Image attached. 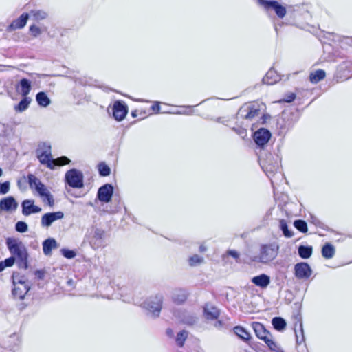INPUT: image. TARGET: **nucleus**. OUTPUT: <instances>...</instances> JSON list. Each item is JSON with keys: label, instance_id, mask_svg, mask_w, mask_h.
I'll return each instance as SVG.
<instances>
[{"label": "nucleus", "instance_id": "nucleus-57", "mask_svg": "<svg viewBox=\"0 0 352 352\" xmlns=\"http://www.w3.org/2000/svg\"><path fill=\"white\" fill-rule=\"evenodd\" d=\"M34 274L36 277L40 280L43 279L45 276V272L43 270H36Z\"/></svg>", "mask_w": 352, "mask_h": 352}, {"label": "nucleus", "instance_id": "nucleus-8", "mask_svg": "<svg viewBox=\"0 0 352 352\" xmlns=\"http://www.w3.org/2000/svg\"><path fill=\"white\" fill-rule=\"evenodd\" d=\"M265 9L273 10L278 18L283 19L286 13V8L276 0H258Z\"/></svg>", "mask_w": 352, "mask_h": 352}, {"label": "nucleus", "instance_id": "nucleus-35", "mask_svg": "<svg viewBox=\"0 0 352 352\" xmlns=\"http://www.w3.org/2000/svg\"><path fill=\"white\" fill-rule=\"evenodd\" d=\"M279 229L282 231L283 236L286 238H291L294 236L293 231L289 229L286 220L283 219L279 221Z\"/></svg>", "mask_w": 352, "mask_h": 352}, {"label": "nucleus", "instance_id": "nucleus-34", "mask_svg": "<svg viewBox=\"0 0 352 352\" xmlns=\"http://www.w3.org/2000/svg\"><path fill=\"white\" fill-rule=\"evenodd\" d=\"M36 100L38 104L43 107H46L50 104L51 100L45 92L40 91L36 95Z\"/></svg>", "mask_w": 352, "mask_h": 352}, {"label": "nucleus", "instance_id": "nucleus-63", "mask_svg": "<svg viewBox=\"0 0 352 352\" xmlns=\"http://www.w3.org/2000/svg\"><path fill=\"white\" fill-rule=\"evenodd\" d=\"M199 250L200 252H204L207 250V248L204 245H201L199 248Z\"/></svg>", "mask_w": 352, "mask_h": 352}, {"label": "nucleus", "instance_id": "nucleus-41", "mask_svg": "<svg viewBox=\"0 0 352 352\" xmlns=\"http://www.w3.org/2000/svg\"><path fill=\"white\" fill-rule=\"evenodd\" d=\"M30 15L36 21L43 20L48 16L47 13L42 10H32L30 11Z\"/></svg>", "mask_w": 352, "mask_h": 352}, {"label": "nucleus", "instance_id": "nucleus-50", "mask_svg": "<svg viewBox=\"0 0 352 352\" xmlns=\"http://www.w3.org/2000/svg\"><path fill=\"white\" fill-rule=\"evenodd\" d=\"M232 130L241 136L242 139H244L247 136V130L243 127H232Z\"/></svg>", "mask_w": 352, "mask_h": 352}, {"label": "nucleus", "instance_id": "nucleus-52", "mask_svg": "<svg viewBox=\"0 0 352 352\" xmlns=\"http://www.w3.org/2000/svg\"><path fill=\"white\" fill-rule=\"evenodd\" d=\"M55 160H56V166L68 164L70 162V160L65 156H62V157H58L57 159H55Z\"/></svg>", "mask_w": 352, "mask_h": 352}, {"label": "nucleus", "instance_id": "nucleus-26", "mask_svg": "<svg viewBox=\"0 0 352 352\" xmlns=\"http://www.w3.org/2000/svg\"><path fill=\"white\" fill-rule=\"evenodd\" d=\"M31 88V82L27 78H22L19 81L17 90L23 96H27L30 94Z\"/></svg>", "mask_w": 352, "mask_h": 352}, {"label": "nucleus", "instance_id": "nucleus-46", "mask_svg": "<svg viewBox=\"0 0 352 352\" xmlns=\"http://www.w3.org/2000/svg\"><path fill=\"white\" fill-rule=\"evenodd\" d=\"M98 172L100 176L106 177L110 175L111 169L104 162H100L98 164Z\"/></svg>", "mask_w": 352, "mask_h": 352}, {"label": "nucleus", "instance_id": "nucleus-33", "mask_svg": "<svg viewBox=\"0 0 352 352\" xmlns=\"http://www.w3.org/2000/svg\"><path fill=\"white\" fill-rule=\"evenodd\" d=\"M272 324L276 331H283L286 328L287 322L283 318L276 316L272 318Z\"/></svg>", "mask_w": 352, "mask_h": 352}, {"label": "nucleus", "instance_id": "nucleus-16", "mask_svg": "<svg viewBox=\"0 0 352 352\" xmlns=\"http://www.w3.org/2000/svg\"><path fill=\"white\" fill-rule=\"evenodd\" d=\"M203 314L208 320H217L220 316V309L210 302H206L203 307Z\"/></svg>", "mask_w": 352, "mask_h": 352}, {"label": "nucleus", "instance_id": "nucleus-49", "mask_svg": "<svg viewBox=\"0 0 352 352\" xmlns=\"http://www.w3.org/2000/svg\"><path fill=\"white\" fill-rule=\"evenodd\" d=\"M192 106H178L177 105V115L178 114H190L192 112Z\"/></svg>", "mask_w": 352, "mask_h": 352}, {"label": "nucleus", "instance_id": "nucleus-5", "mask_svg": "<svg viewBox=\"0 0 352 352\" xmlns=\"http://www.w3.org/2000/svg\"><path fill=\"white\" fill-rule=\"evenodd\" d=\"M298 121L296 113L283 111L277 120V127L279 129V134H285L292 129Z\"/></svg>", "mask_w": 352, "mask_h": 352}, {"label": "nucleus", "instance_id": "nucleus-37", "mask_svg": "<svg viewBox=\"0 0 352 352\" xmlns=\"http://www.w3.org/2000/svg\"><path fill=\"white\" fill-rule=\"evenodd\" d=\"M31 101L32 100L28 96H23V98L15 107V110L19 112L24 111L28 108Z\"/></svg>", "mask_w": 352, "mask_h": 352}, {"label": "nucleus", "instance_id": "nucleus-60", "mask_svg": "<svg viewBox=\"0 0 352 352\" xmlns=\"http://www.w3.org/2000/svg\"><path fill=\"white\" fill-rule=\"evenodd\" d=\"M195 322V320L193 317H189L186 321H184V322L188 324H192Z\"/></svg>", "mask_w": 352, "mask_h": 352}, {"label": "nucleus", "instance_id": "nucleus-32", "mask_svg": "<svg viewBox=\"0 0 352 352\" xmlns=\"http://www.w3.org/2000/svg\"><path fill=\"white\" fill-rule=\"evenodd\" d=\"M325 71L321 69H318L315 72H311L309 74V81L311 83L316 84L323 80L325 78Z\"/></svg>", "mask_w": 352, "mask_h": 352}, {"label": "nucleus", "instance_id": "nucleus-9", "mask_svg": "<svg viewBox=\"0 0 352 352\" xmlns=\"http://www.w3.org/2000/svg\"><path fill=\"white\" fill-rule=\"evenodd\" d=\"M313 270L307 262H299L294 265V274L298 280H307L310 278Z\"/></svg>", "mask_w": 352, "mask_h": 352}, {"label": "nucleus", "instance_id": "nucleus-58", "mask_svg": "<svg viewBox=\"0 0 352 352\" xmlns=\"http://www.w3.org/2000/svg\"><path fill=\"white\" fill-rule=\"evenodd\" d=\"M151 110H153L155 112L160 111V106L159 102H155L151 107Z\"/></svg>", "mask_w": 352, "mask_h": 352}, {"label": "nucleus", "instance_id": "nucleus-6", "mask_svg": "<svg viewBox=\"0 0 352 352\" xmlns=\"http://www.w3.org/2000/svg\"><path fill=\"white\" fill-rule=\"evenodd\" d=\"M278 250L279 246L276 243L261 245L258 256L259 262L267 263L273 261L277 256Z\"/></svg>", "mask_w": 352, "mask_h": 352}, {"label": "nucleus", "instance_id": "nucleus-42", "mask_svg": "<svg viewBox=\"0 0 352 352\" xmlns=\"http://www.w3.org/2000/svg\"><path fill=\"white\" fill-rule=\"evenodd\" d=\"M43 203L47 204L50 207H52L54 205V199L53 195L51 194L49 190H47L45 192H43L41 196H39Z\"/></svg>", "mask_w": 352, "mask_h": 352}, {"label": "nucleus", "instance_id": "nucleus-24", "mask_svg": "<svg viewBox=\"0 0 352 352\" xmlns=\"http://www.w3.org/2000/svg\"><path fill=\"white\" fill-rule=\"evenodd\" d=\"M37 159L38 160L39 162L42 165L46 166L50 170H54L56 164V160H54L52 157V153L48 154H45L39 156H36Z\"/></svg>", "mask_w": 352, "mask_h": 352}, {"label": "nucleus", "instance_id": "nucleus-44", "mask_svg": "<svg viewBox=\"0 0 352 352\" xmlns=\"http://www.w3.org/2000/svg\"><path fill=\"white\" fill-rule=\"evenodd\" d=\"M188 331L186 330H182L177 332V347H182L184 345V342L188 336Z\"/></svg>", "mask_w": 352, "mask_h": 352}, {"label": "nucleus", "instance_id": "nucleus-20", "mask_svg": "<svg viewBox=\"0 0 352 352\" xmlns=\"http://www.w3.org/2000/svg\"><path fill=\"white\" fill-rule=\"evenodd\" d=\"M18 207V203L12 196L4 197L0 200V210L9 212L15 210Z\"/></svg>", "mask_w": 352, "mask_h": 352}, {"label": "nucleus", "instance_id": "nucleus-38", "mask_svg": "<svg viewBox=\"0 0 352 352\" xmlns=\"http://www.w3.org/2000/svg\"><path fill=\"white\" fill-rule=\"evenodd\" d=\"M264 342L267 344L268 348L272 351L284 352L283 349L276 342H274L273 340V336L272 335V337H270Z\"/></svg>", "mask_w": 352, "mask_h": 352}, {"label": "nucleus", "instance_id": "nucleus-19", "mask_svg": "<svg viewBox=\"0 0 352 352\" xmlns=\"http://www.w3.org/2000/svg\"><path fill=\"white\" fill-rule=\"evenodd\" d=\"M28 181L30 188L35 190L39 196L48 190L45 184H43L38 178L32 174H29L28 175Z\"/></svg>", "mask_w": 352, "mask_h": 352}, {"label": "nucleus", "instance_id": "nucleus-55", "mask_svg": "<svg viewBox=\"0 0 352 352\" xmlns=\"http://www.w3.org/2000/svg\"><path fill=\"white\" fill-rule=\"evenodd\" d=\"M166 335L170 340L176 342V337H175L174 331L172 329L168 328L166 331Z\"/></svg>", "mask_w": 352, "mask_h": 352}, {"label": "nucleus", "instance_id": "nucleus-28", "mask_svg": "<svg viewBox=\"0 0 352 352\" xmlns=\"http://www.w3.org/2000/svg\"><path fill=\"white\" fill-rule=\"evenodd\" d=\"M36 155L39 156L45 154H50L52 153V146L50 142H40L38 144L37 148L35 151Z\"/></svg>", "mask_w": 352, "mask_h": 352}, {"label": "nucleus", "instance_id": "nucleus-40", "mask_svg": "<svg viewBox=\"0 0 352 352\" xmlns=\"http://www.w3.org/2000/svg\"><path fill=\"white\" fill-rule=\"evenodd\" d=\"M294 226L299 232L302 233H307L308 232L307 223L305 220L296 219L294 221Z\"/></svg>", "mask_w": 352, "mask_h": 352}, {"label": "nucleus", "instance_id": "nucleus-39", "mask_svg": "<svg viewBox=\"0 0 352 352\" xmlns=\"http://www.w3.org/2000/svg\"><path fill=\"white\" fill-rule=\"evenodd\" d=\"M190 292L185 288H177V305L183 304L188 298Z\"/></svg>", "mask_w": 352, "mask_h": 352}, {"label": "nucleus", "instance_id": "nucleus-59", "mask_svg": "<svg viewBox=\"0 0 352 352\" xmlns=\"http://www.w3.org/2000/svg\"><path fill=\"white\" fill-rule=\"evenodd\" d=\"M216 320V321H215V322H214V326L216 328H217V329H221V328H222V327H223V321H222V320H218V319H217V320Z\"/></svg>", "mask_w": 352, "mask_h": 352}, {"label": "nucleus", "instance_id": "nucleus-56", "mask_svg": "<svg viewBox=\"0 0 352 352\" xmlns=\"http://www.w3.org/2000/svg\"><path fill=\"white\" fill-rule=\"evenodd\" d=\"M228 254L235 258L236 261L239 258V253L236 250H230L228 251Z\"/></svg>", "mask_w": 352, "mask_h": 352}, {"label": "nucleus", "instance_id": "nucleus-23", "mask_svg": "<svg viewBox=\"0 0 352 352\" xmlns=\"http://www.w3.org/2000/svg\"><path fill=\"white\" fill-rule=\"evenodd\" d=\"M280 80V75L273 68L269 69L263 78V82L268 85H272Z\"/></svg>", "mask_w": 352, "mask_h": 352}, {"label": "nucleus", "instance_id": "nucleus-51", "mask_svg": "<svg viewBox=\"0 0 352 352\" xmlns=\"http://www.w3.org/2000/svg\"><path fill=\"white\" fill-rule=\"evenodd\" d=\"M296 94L295 93H288V94H286L284 96V98L280 100L279 102H287V103H290L292 102H293L295 98H296Z\"/></svg>", "mask_w": 352, "mask_h": 352}, {"label": "nucleus", "instance_id": "nucleus-47", "mask_svg": "<svg viewBox=\"0 0 352 352\" xmlns=\"http://www.w3.org/2000/svg\"><path fill=\"white\" fill-rule=\"evenodd\" d=\"M28 230V226L25 221H19L15 224V230L19 233L26 232Z\"/></svg>", "mask_w": 352, "mask_h": 352}, {"label": "nucleus", "instance_id": "nucleus-30", "mask_svg": "<svg viewBox=\"0 0 352 352\" xmlns=\"http://www.w3.org/2000/svg\"><path fill=\"white\" fill-rule=\"evenodd\" d=\"M313 253V248L311 245H300L298 248V254L303 259L310 258Z\"/></svg>", "mask_w": 352, "mask_h": 352}, {"label": "nucleus", "instance_id": "nucleus-12", "mask_svg": "<svg viewBox=\"0 0 352 352\" xmlns=\"http://www.w3.org/2000/svg\"><path fill=\"white\" fill-rule=\"evenodd\" d=\"M64 217L62 211L47 212L44 214L41 220V225L43 228H49L56 221L60 220Z\"/></svg>", "mask_w": 352, "mask_h": 352}, {"label": "nucleus", "instance_id": "nucleus-22", "mask_svg": "<svg viewBox=\"0 0 352 352\" xmlns=\"http://www.w3.org/2000/svg\"><path fill=\"white\" fill-rule=\"evenodd\" d=\"M271 281L270 276L266 274H261L252 278L251 282L261 289L268 287Z\"/></svg>", "mask_w": 352, "mask_h": 352}, {"label": "nucleus", "instance_id": "nucleus-31", "mask_svg": "<svg viewBox=\"0 0 352 352\" xmlns=\"http://www.w3.org/2000/svg\"><path fill=\"white\" fill-rule=\"evenodd\" d=\"M234 333L242 340L248 341L250 340V333L247 331L245 328L242 326H236L233 329Z\"/></svg>", "mask_w": 352, "mask_h": 352}, {"label": "nucleus", "instance_id": "nucleus-61", "mask_svg": "<svg viewBox=\"0 0 352 352\" xmlns=\"http://www.w3.org/2000/svg\"><path fill=\"white\" fill-rule=\"evenodd\" d=\"M217 122H219V123H222L225 125H226V122H227V120H225L223 119V118L222 117H218L215 120H214Z\"/></svg>", "mask_w": 352, "mask_h": 352}, {"label": "nucleus", "instance_id": "nucleus-25", "mask_svg": "<svg viewBox=\"0 0 352 352\" xmlns=\"http://www.w3.org/2000/svg\"><path fill=\"white\" fill-rule=\"evenodd\" d=\"M294 333L296 336V344H300L305 341V335L301 320L296 322L294 324Z\"/></svg>", "mask_w": 352, "mask_h": 352}, {"label": "nucleus", "instance_id": "nucleus-11", "mask_svg": "<svg viewBox=\"0 0 352 352\" xmlns=\"http://www.w3.org/2000/svg\"><path fill=\"white\" fill-rule=\"evenodd\" d=\"M259 112L260 109L258 105L257 104L251 103L242 106L238 111V115L245 119L252 120L257 116Z\"/></svg>", "mask_w": 352, "mask_h": 352}, {"label": "nucleus", "instance_id": "nucleus-17", "mask_svg": "<svg viewBox=\"0 0 352 352\" xmlns=\"http://www.w3.org/2000/svg\"><path fill=\"white\" fill-rule=\"evenodd\" d=\"M22 214L24 216H29L32 214H36L41 211V208L34 205L33 199H25L21 203Z\"/></svg>", "mask_w": 352, "mask_h": 352}, {"label": "nucleus", "instance_id": "nucleus-43", "mask_svg": "<svg viewBox=\"0 0 352 352\" xmlns=\"http://www.w3.org/2000/svg\"><path fill=\"white\" fill-rule=\"evenodd\" d=\"M204 259L198 254H194L188 258V265L191 267H196L203 263Z\"/></svg>", "mask_w": 352, "mask_h": 352}, {"label": "nucleus", "instance_id": "nucleus-54", "mask_svg": "<svg viewBox=\"0 0 352 352\" xmlns=\"http://www.w3.org/2000/svg\"><path fill=\"white\" fill-rule=\"evenodd\" d=\"M15 262H16V260L14 258V257H13L11 255L10 257L6 258L3 261V264L5 266V267H12L14 264Z\"/></svg>", "mask_w": 352, "mask_h": 352}, {"label": "nucleus", "instance_id": "nucleus-48", "mask_svg": "<svg viewBox=\"0 0 352 352\" xmlns=\"http://www.w3.org/2000/svg\"><path fill=\"white\" fill-rule=\"evenodd\" d=\"M62 255L67 258H73L76 256V253L74 250L63 248L60 250Z\"/></svg>", "mask_w": 352, "mask_h": 352}, {"label": "nucleus", "instance_id": "nucleus-18", "mask_svg": "<svg viewBox=\"0 0 352 352\" xmlns=\"http://www.w3.org/2000/svg\"><path fill=\"white\" fill-rule=\"evenodd\" d=\"M252 327L256 337L263 342H265L270 337H272V334L261 322H253L252 323Z\"/></svg>", "mask_w": 352, "mask_h": 352}, {"label": "nucleus", "instance_id": "nucleus-14", "mask_svg": "<svg viewBox=\"0 0 352 352\" xmlns=\"http://www.w3.org/2000/svg\"><path fill=\"white\" fill-rule=\"evenodd\" d=\"M127 113L128 107L123 101L117 100L114 102L113 106V116L116 120L122 121L124 120Z\"/></svg>", "mask_w": 352, "mask_h": 352}, {"label": "nucleus", "instance_id": "nucleus-15", "mask_svg": "<svg viewBox=\"0 0 352 352\" xmlns=\"http://www.w3.org/2000/svg\"><path fill=\"white\" fill-rule=\"evenodd\" d=\"M113 187L110 184H106L99 188L97 198L102 202L109 203L112 198Z\"/></svg>", "mask_w": 352, "mask_h": 352}, {"label": "nucleus", "instance_id": "nucleus-1", "mask_svg": "<svg viewBox=\"0 0 352 352\" xmlns=\"http://www.w3.org/2000/svg\"><path fill=\"white\" fill-rule=\"evenodd\" d=\"M6 243L10 254L16 260L20 268L26 270L28 267V252L25 244L19 239L8 237Z\"/></svg>", "mask_w": 352, "mask_h": 352}, {"label": "nucleus", "instance_id": "nucleus-36", "mask_svg": "<svg viewBox=\"0 0 352 352\" xmlns=\"http://www.w3.org/2000/svg\"><path fill=\"white\" fill-rule=\"evenodd\" d=\"M47 30V27L42 28L35 24L31 25L29 28L30 34L33 38L38 37L43 32H45Z\"/></svg>", "mask_w": 352, "mask_h": 352}, {"label": "nucleus", "instance_id": "nucleus-53", "mask_svg": "<svg viewBox=\"0 0 352 352\" xmlns=\"http://www.w3.org/2000/svg\"><path fill=\"white\" fill-rule=\"evenodd\" d=\"M10 182H5L3 183H0V195L6 194L10 190Z\"/></svg>", "mask_w": 352, "mask_h": 352}, {"label": "nucleus", "instance_id": "nucleus-4", "mask_svg": "<svg viewBox=\"0 0 352 352\" xmlns=\"http://www.w3.org/2000/svg\"><path fill=\"white\" fill-rule=\"evenodd\" d=\"M163 302L162 294H156L150 296L142 304V307L146 311V314L153 318L160 316Z\"/></svg>", "mask_w": 352, "mask_h": 352}, {"label": "nucleus", "instance_id": "nucleus-7", "mask_svg": "<svg viewBox=\"0 0 352 352\" xmlns=\"http://www.w3.org/2000/svg\"><path fill=\"white\" fill-rule=\"evenodd\" d=\"M83 174L80 170L72 168L66 172L65 183L73 188H82L84 186Z\"/></svg>", "mask_w": 352, "mask_h": 352}, {"label": "nucleus", "instance_id": "nucleus-45", "mask_svg": "<svg viewBox=\"0 0 352 352\" xmlns=\"http://www.w3.org/2000/svg\"><path fill=\"white\" fill-rule=\"evenodd\" d=\"M309 222L316 227H318L324 230L328 231L329 227L326 226L324 223H322L317 217L311 214Z\"/></svg>", "mask_w": 352, "mask_h": 352}, {"label": "nucleus", "instance_id": "nucleus-27", "mask_svg": "<svg viewBox=\"0 0 352 352\" xmlns=\"http://www.w3.org/2000/svg\"><path fill=\"white\" fill-rule=\"evenodd\" d=\"M57 248V242L53 238L45 239L43 242V251L45 255H51L52 249Z\"/></svg>", "mask_w": 352, "mask_h": 352}, {"label": "nucleus", "instance_id": "nucleus-3", "mask_svg": "<svg viewBox=\"0 0 352 352\" xmlns=\"http://www.w3.org/2000/svg\"><path fill=\"white\" fill-rule=\"evenodd\" d=\"M12 283L14 288L12 294L14 298L22 300L30 289V285L27 278L19 273H14L12 275Z\"/></svg>", "mask_w": 352, "mask_h": 352}, {"label": "nucleus", "instance_id": "nucleus-21", "mask_svg": "<svg viewBox=\"0 0 352 352\" xmlns=\"http://www.w3.org/2000/svg\"><path fill=\"white\" fill-rule=\"evenodd\" d=\"M28 13H23L18 19L14 20L8 27L6 30L12 32L16 29H22L27 23L29 19Z\"/></svg>", "mask_w": 352, "mask_h": 352}, {"label": "nucleus", "instance_id": "nucleus-64", "mask_svg": "<svg viewBox=\"0 0 352 352\" xmlns=\"http://www.w3.org/2000/svg\"><path fill=\"white\" fill-rule=\"evenodd\" d=\"M5 268V266L3 264V261L0 262V272H2Z\"/></svg>", "mask_w": 352, "mask_h": 352}, {"label": "nucleus", "instance_id": "nucleus-2", "mask_svg": "<svg viewBox=\"0 0 352 352\" xmlns=\"http://www.w3.org/2000/svg\"><path fill=\"white\" fill-rule=\"evenodd\" d=\"M259 162L263 170L273 183L272 177L277 173L281 174L280 158L277 155H273L272 153H269L265 158L259 157Z\"/></svg>", "mask_w": 352, "mask_h": 352}, {"label": "nucleus", "instance_id": "nucleus-10", "mask_svg": "<svg viewBox=\"0 0 352 352\" xmlns=\"http://www.w3.org/2000/svg\"><path fill=\"white\" fill-rule=\"evenodd\" d=\"M272 137V133L270 130L265 128H260L256 131L252 135L254 143L256 146L260 148H263L264 146L269 142Z\"/></svg>", "mask_w": 352, "mask_h": 352}, {"label": "nucleus", "instance_id": "nucleus-62", "mask_svg": "<svg viewBox=\"0 0 352 352\" xmlns=\"http://www.w3.org/2000/svg\"><path fill=\"white\" fill-rule=\"evenodd\" d=\"M67 285L68 286H70V287H74V285H75V282L74 281V280H73V279L70 278V279H69V280L67 281Z\"/></svg>", "mask_w": 352, "mask_h": 352}, {"label": "nucleus", "instance_id": "nucleus-29", "mask_svg": "<svg viewBox=\"0 0 352 352\" xmlns=\"http://www.w3.org/2000/svg\"><path fill=\"white\" fill-rule=\"evenodd\" d=\"M336 250L334 246L330 243H326L322 247V256L326 259L332 258L335 255Z\"/></svg>", "mask_w": 352, "mask_h": 352}, {"label": "nucleus", "instance_id": "nucleus-13", "mask_svg": "<svg viewBox=\"0 0 352 352\" xmlns=\"http://www.w3.org/2000/svg\"><path fill=\"white\" fill-rule=\"evenodd\" d=\"M105 232L101 228H95L94 234L89 240V243L94 249H98L104 245Z\"/></svg>", "mask_w": 352, "mask_h": 352}]
</instances>
